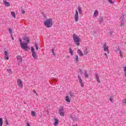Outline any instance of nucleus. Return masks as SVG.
I'll return each mask as SVG.
<instances>
[{
	"label": "nucleus",
	"instance_id": "8fccbe9b",
	"mask_svg": "<svg viewBox=\"0 0 126 126\" xmlns=\"http://www.w3.org/2000/svg\"><path fill=\"white\" fill-rule=\"evenodd\" d=\"M68 1H69V0H67Z\"/></svg>",
	"mask_w": 126,
	"mask_h": 126
},
{
	"label": "nucleus",
	"instance_id": "a18cd8bd",
	"mask_svg": "<svg viewBox=\"0 0 126 126\" xmlns=\"http://www.w3.org/2000/svg\"><path fill=\"white\" fill-rule=\"evenodd\" d=\"M109 100H110V101H111V102H113V99H112V97H110L109 98Z\"/></svg>",
	"mask_w": 126,
	"mask_h": 126
},
{
	"label": "nucleus",
	"instance_id": "79ce46f5",
	"mask_svg": "<svg viewBox=\"0 0 126 126\" xmlns=\"http://www.w3.org/2000/svg\"><path fill=\"white\" fill-rule=\"evenodd\" d=\"M124 68V72H126V66H125Z\"/></svg>",
	"mask_w": 126,
	"mask_h": 126
},
{
	"label": "nucleus",
	"instance_id": "473e14b6",
	"mask_svg": "<svg viewBox=\"0 0 126 126\" xmlns=\"http://www.w3.org/2000/svg\"><path fill=\"white\" fill-rule=\"evenodd\" d=\"M26 40V42H27V44H28V43H29V39H26V38H24V40L25 41Z\"/></svg>",
	"mask_w": 126,
	"mask_h": 126
},
{
	"label": "nucleus",
	"instance_id": "ddd939ff",
	"mask_svg": "<svg viewBox=\"0 0 126 126\" xmlns=\"http://www.w3.org/2000/svg\"><path fill=\"white\" fill-rule=\"evenodd\" d=\"M3 4L7 7L10 6V3L9 2L6 1V0H3Z\"/></svg>",
	"mask_w": 126,
	"mask_h": 126
},
{
	"label": "nucleus",
	"instance_id": "dca6fc26",
	"mask_svg": "<svg viewBox=\"0 0 126 126\" xmlns=\"http://www.w3.org/2000/svg\"><path fill=\"white\" fill-rule=\"evenodd\" d=\"M95 77L97 82H98V83H100V79H99V75H98V74H95Z\"/></svg>",
	"mask_w": 126,
	"mask_h": 126
},
{
	"label": "nucleus",
	"instance_id": "a211bd4d",
	"mask_svg": "<svg viewBox=\"0 0 126 126\" xmlns=\"http://www.w3.org/2000/svg\"><path fill=\"white\" fill-rule=\"evenodd\" d=\"M77 10L79 12V14H82V9H81L80 6L78 7Z\"/></svg>",
	"mask_w": 126,
	"mask_h": 126
},
{
	"label": "nucleus",
	"instance_id": "c03bdc74",
	"mask_svg": "<svg viewBox=\"0 0 126 126\" xmlns=\"http://www.w3.org/2000/svg\"><path fill=\"white\" fill-rule=\"evenodd\" d=\"M109 34L110 35H112V34H113V31H110Z\"/></svg>",
	"mask_w": 126,
	"mask_h": 126
},
{
	"label": "nucleus",
	"instance_id": "cd10ccee",
	"mask_svg": "<svg viewBox=\"0 0 126 126\" xmlns=\"http://www.w3.org/2000/svg\"><path fill=\"white\" fill-rule=\"evenodd\" d=\"M34 46H35V48H36V51H38V45H37V43H34Z\"/></svg>",
	"mask_w": 126,
	"mask_h": 126
},
{
	"label": "nucleus",
	"instance_id": "6ab92c4d",
	"mask_svg": "<svg viewBox=\"0 0 126 126\" xmlns=\"http://www.w3.org/2000/svg\"><path fill=\"white\" fill-rule=\"evenodd\" d=\"M120 56L121 57V59H123L124 58V53L123 51H119Z\"/></svg>",
	"mask_w": 126,
	"mask_h": 126
},
{
	"label": "nucleus",
	"instance_id": "3c124183",
	"mask_svg": "<svg viewBox=\"0 0 126 126\" xmlns=\"http://www.w3.org/2000/svg\"><path fill=\"white\" fill-rule=\"evenodd\" d=\"M12 39L13 40V38H12Z\"/></svg>",
	"mask_w": 126,
	"mask_h": 126
},
{
	"label": "nucleus",
	"instance_id": "f3484780",
	"mask_svg": "<svg viewBox=\"0 0 126 126\" xmlns=\"http://www.w3.org/2000/svg\"><path fill=\"white\" fill-rule=\"evenodd\" d=\"M54 126H57L58 125H59V120H58L57 118H54Z\"/></svg>",
	"mask_w": 126,
	"mask_h": 126
},
{
	"label": "nucleus",
	"instance_id": "f03ea898",
	"mask_svg": "<svg viewBox=\"0 0 126 126\" xmlns=\"http://www.w3.org/2000/svg\"><path fill=\"white\" fill-rule=\"evenodd\" d=\"M73 39L76 45L77 46H79L80 45L79 42H80V38H79V37H78V36L76 34H74L73 35Z\"/></svg>",
	"mask_w": 126,
	"mask_h": 126
},
{
	"label": "nucleus",
	"instance_id": "c85d7f7f",
	"mask_svg": "<svg viewBox=\"0 0 126 126\" xmlns=\"http://www.w3.org/2000/svg\"><path fill=\"white\" fill-rule=\"evenodd\" d=\"M32 117H35L36 116V113L34 111L32 112Z\"/></svg>",
	"mask_w": 126,
	"mask_h": 126
},
{
	"label": "nucleus",
	"instance_id": "09e8293b",
	"mask_svg": "<svg viewBox=\"0 0 126 126\" xmlns=\"http://www.w3.org/2000/svg\"><path fill=\"white\" fill-rule=\"evenodd\" d=\"M73 126H77V125H73Z\"/></svg>",
	"mask_w": 126,
	"mask_h": 126
},
{
	"label": "nucleus",
	"instance_id": "ea45409f",
	"mask_svg": "<svg viewBox=\"0 0 126 126\" xmlns=\"http://www.w3.org/2000/svg\"><path fill=\"white\" fill-rule=\"evenodd\" d=\"M69 95H70V97H72V96H73V94H71V92H69Z\"/></svg>",
	"mask_w": 126,
	"mask_h": 126
},
{
	"label": "nucleus",
	"instance_id": "49530a36",
	"mask_svg": "<svg viewBox=\"0 0 126 126\" xmlns=\"http://www.w3.org/2000/svg\"><path fill=\"white\" fill-rule=\"evenodd\" d=\"M79 72H80V73H82V70L81 69H79Z\"/></svg>",
	"mask_w": 126,
	"mask_h": 126
},
{
	"label": "nucleus",
	"instance_id": "20e7f679",
	"mask_svg": "<svg viewBox=\"0 0 126 126\" xmlns=\"http://www.w3.org/2000/svg\"><path fill=\"white\" fill-rule=\"evenodd\" d=\"M65 113V111H64V109H63V107H61L59 109V114L61 117H64Z\"/></svg>",
	"mask_w": 126,
	"mask_h": 126
},
{
	"label": "nucleus",
	"instance_id": "39448f33",
	"mask_svg": "<svg viewBox=\"0 0 126 126\" xmlns=\"http://www.w3.org/2000/svg\"><path fill=\"white\" fill-rule=\"evenodd\" d=\"M17 81L18 86L20 88H22L23 87V84L22 80L21 79H18Z\"/></svg>",
	"mask_w": 126,
	"mask_h": 126
},
{
	"label": "nucleus",
	"instance_id": "37998d69",
	"mask_svg": "<svg viewBox=\"0 0 126 126\" xmlns=\"http://www.w3.org/2000/svg\"><path fill=\"white\" fill-rule=\"evenodd\" d=\"M104 55H105L106 58L107 59H108V55H107V54L105 53H104Z\"/></svg>",
	"mask_w": 126,
	"mask_h": 126
},
{
	"label": "nucleus",
	"instance_id": "a878e982",
	"mask_svg": "<svg viewBox=\"0 0 126 126\" xmlns=\"http://www.w3.org/2000/svg\"><path fill=\"white\" fill-rule=\"evenodd\" d=\"M3 122H2V118H0V126H2Z\"/></svg>",
	"mask_w": 126,
	"mask_h": 126
},
{
	"label": "nucleus",
	"instance_id": "6e6552de",
	"mask_svg": "<svg viewBox=\"0 0 126 126\" xmlns=\"http://www.w3.org/2000/svg\"><path fill=\"white\" fill-rule=\"evenodd\" d=\"M120 21H121L120 26H121V27L125 26V17L124 15H122L120 18Z\"/></svg>",
	"mask_w": 126,
	"mask_h": 126
},
{
	"label": "nucleus",
	"instance_id": "72a5a7b5",
	"mask_svg": "<svg viewBox=\"0 0 126 126\" xmlns=\"http://www.w3.org/2000/svg\"><path fill=\"white\" fill-rule=\"evenodd\" d=\"M21 11L22 14H25V11H24V10H23V9H21Z\"/></svg>",
	"mask_w": 126,
	"mask_h": 126
},
{
	"label": "nucleus",
	"instance_id": "e433bc0d",
	"mask_svg": "<svg viewBox=\"0 0 126 126\" xmlns=\"http://www.w3.org/2000/svg\"><path fill=\"white\" fill-rule=\"evenodd\" d=\"M5 123L7 126L8 125V121H7V119L5 120Z\"/></svg>",
	"mask_w": 126,
	"mask_h": 126
},
{
	"label": "nucleus",
	"instance_id": "9d476101",
	"mask_svg": "<svg viewBox=\"0 0 126 126\" xmlns=\"http://www.w3.org/2000/svg\"><path fill=\"white\" fill-rule=\"evenodd\" d=\"M17 59L18 64V65H19V63H22V57H21V56H17Z\"/></svg>",
	"mask_w": 126,
	"mask_h": 126
},
{
	"label": "nucleus",
	"instance_id": "4468645a",
	"mask_svg": "<svg viewBox=\"0 0 126 126\" xmlns=\"http://www.w3.org/2000/svg\"><path fill=\"white\" fill-rule=\"evenodd\" d=\"M99 15V11L97 10H95L94 13L93 17H97Z\"/></svg>",
	"mask_w": 126,
	"mask_h": 126
},
{
	"label": "nucleus",
	"instance_id": "5701e85b",
	"mask_svg": "<svg viewBox=\"0 0 126 126\" xmlns=\"http://www.w3.org/2000/svg\"><path fill=\"white\" fill-rule=\"evenodd\" d=\"M69 52L70 53V54L71 55V56L73 55V51H72V50H71V48H69Z\"/></svg>",
	"mask_w": 126,
	"mask_h": 126
},
{
	"label": "nucleus",
	"instance_id": "f257e3e1",
	"mask_svg": "<svg viewBox=\"0 0 126 126\" xmlns=\"http://www.w3.org/2000/svg\"><path fill=\"white\" fill-rule=\"evenodd\" d=\"M44 24L46 27L47 28H50V27H52L53 25V20L52 19H46L44 23Z\"/></svg>",
	"mask_w": 126,
	"mask_h": 126
},
{
	"label": "nucleus",
	"instance_id": "58836bf2",
	"mask_svg": "<svg viewBox=\"0 0 126 126\" xmlns=\"http://www.w3.org/2000/svg\"><path fill=\"white\" fill-rule=\"evenodd\" d=\"M7 71L9 73H11V69H7Z\"/></svg>",
	"mask_w": 126,
	"mask_h": 126
},
{
	"label": "nucleus",
	"instance_id": "b1692460",
	"mask_svg": "<svg viewBox=\"0 0 126 126\" xmlns=\"http://www.w3.org/2000/svg\"><path fill=\"white\" fill-rule=\"evenodd\" d=\"M65 101H67V102H70V100L69 99V97H68V96H66L65 97Z\"/></svg>",
	"mask_w": 126,
	"mask_h": 126
},
{
	"label": "nucleus",
	"instance_id": "412c9836",
	"mask_svg": "<svg viewBox=\"0 0 126 126\" xmlns=\"http://www.w3.org/2000/svg\"><path fill=\"white\" fill-rule=\"evenodd\" d=\"M11 15H12V17H13L14 18H15V17H16L15 13H14V12L11 11Z\"/></svg>",
	"mask_w": 126,
	"mask_h": 126
},
{
	"label": "nucleus",
	"instance_id": "7ed1b4c3",
	"mask_svg": "<svg viewBox=\"0 0 126 126\" xmlns=\"http://www.w3.org/2000/svg\"><path fill=\"white\" fill-rule=\"evenodd\" d=\"M31 51H32V55L33 60L37 61V60H38V55H37V54H36V52H35V50H34V48L32 47H31Z\"/></svg>",
	"mask_w": 126,
	"mask_h": 126
},
{
	"label": "nucleus",
	"instance_id": "423d86ee",
	"mask_svg": "<svg viewBox=\"0 0 126 126\" xmlns=\"http://www.w3.org/2000/svg\"><path fill=\"white\" fill-rule=\"evenodd\" d=\"M102 49H104L105 52H107V54H109V46L107 45V43H104Z\"/></svg>",
	"mask_w": 126,
	"mask_h": 126
},
{
	"label": "nucleus",
	"instance_id": "a19ab883",
	"mask_svg": "<svg viewBox=\"0 0 126 126\" xmlns=\"http://www.w3.org/2000/svg\"><path fill=\"white\" fill-rule=\"evenodd\" d=\"M33 93H35V94H36V95H37V93L36 92V91H35V90H33Z\"/></svg>",
	"mask_w": 126,
	"mask_h": 126
},
{
	"label": "nucleus",
	"instance_id": "2f4dec72",
	"mask_svg": "<svg viewBox=\"0 0 126 126\" xmlns=\"http://www.w3.org/2000/svg\"><path fill=\"white\" fill-rule=\"evenodd\" d=\"M75 61H76V62H77V63H78V56H76V58L75 59Z\"/></svg>",
	"mask_w": 126,
	"mask_h": 126
},
{
	"label": "nucleus",
	"instance_id": "aec40b11",
	"mask_svg": "<svg viewBox=\"0 0 126 126\" xmlns=\"http://www.w3.org/2000/svg\"><path fill=\"white\" fill-rule=\"evenodd\" d=\"M103 21H104V19H103V18H100L98 19L99 24H101V23H102V22H103Z\"/></svg>",
	"mask_w": 126,
	"mask_h": 126
},
{
	"label": "nucleus",
	"instance_id": "f8f14e48",
	"mask_svg": "<svg viewBox=\"0 0 126 126\" xmlns=\"http://www.w3.org/2000/svg\"><path fill=\"white\" fill-rule=\"evenodd\" d=\"M77 54H78L80 57H83L84 56V54H83V53H82L80 49L77 50Z\"/></svg>",
	"mask_w": 126,
	"mask_h": 126
},
{
	"label": "nucleus",
	"instance_id": "7c9ffc66",
	"mask_svg": "<svg viewBox=\"0 0 126 126\" xmlns=\"http://www.w3.org/2000/svg\"><path fill=\"white\" fill-rule=\"evenodd\" d=\"M8 30L10 35H12V30H11V29H9Z\"/></svg>",
	"mask_w": 126,
	"mask_h": 126
},
{
	"label": "nucleus",
	"instance_id": "c756f323",
	"mask_svg": "<svg viewBox=\"0 0 126 126\" xmlns=\"http://www.w3.org/2000/svg\"><path fill=\"white\" fill-rule=\"evenodd\" d=\"M88 76H89V75L87 73V72H86L85 73V77L86 78H88Z\"/></svg>",
	"mask_w": 126,
	"mask_h": 126
},
{
	"label": "nucleus",
	"instance_id": "c9c22d12",
	"mask_svg": "<svg viewBox=\"0 0 126 126\" xmlns=\"http://www.w3.org/2000/svg\"><path fill=\"white\" fill-rule=\"evenodd\" d=\"M19 41L20 43V45H21L23 42H22V40H21V38H19Z\"/></svg>",
	"mask_w": 126,
	"mask_h": 126
},
{
	"label": "nucleus",
	"instance_id": "0eeeda50",
	"mask_svg": "<svg viewBox=\"0 0 126 126\" xmlns=\"http://www.w3.org/2000/svg\"><path fill=\"white\" fill-rule=\"evenodd\" d=\"M79 16L78 15V11L76 10L75 15H74V18H75V21L76 22H78V20H79Z\"/></svg>",
	"mask_w": 126,
	"mask_h": 126
},
{
	"label": "nucleus",
	"instance_id": "1a4fd4ad",
	"mask_svg": "<svg viewBox=\"0 0 126 126\" xmlns=\"http://www.w3.org/2000/svg\"><path fill=\"white\" fill-rule=\"evenodd\" d=\"M21 47L22 49L25 50V49H27V48H28V45H27V43H26L25 42H23L21 44Z\"/></svg>",
	"mask_w": 126,
	"mask_h": 126
},
{
	"label": "nucleus",
	"instance_id": "393cba45",
	"mask_svg": "<svg viewBox=\"0 0 126 126\" xmlns=\"http://www.w3.org/2000/svg\"><path fill=\"white\" fill-rule=\"evenodd\" d=\"M88 54V50L87 49H86L84 51V55H87Z\"/></svg>",
	"mask_w": 126,
	"mask_h": 126
},
{
	"label": "nucleus",
	"instance_id": "2eb2a0df",
	"mask_svg": "<svg viewBox=\"0 0 126 126\" xmlns=\"http://www.w3.org/2000/svg\"><path fill=\"white\" fill-rule=\"evenodd\" d=\"M4 54L5 55V60H6V61H8V53H7V51H5Z\"/></svg>",
	"mask_w": 126,
	"mask_h": 126
},
{
	"label": "nucleus",
	"instance_id": "bb28decb",
	"mask_svg": "<svg viewBox=\"0 0 126 126\" xmlns=\"http://www.w3.org/2000/svg\"><path fill=\"white\" fill-rule=\"evenodd\" d=\"M52 52L54 57H56V53H55V49H52Z\"/></svg>",
	"mask_w": 126,
	"mask_h": 126
},
{
	"label": "nucleus",
	"instance_id": "9b49d317",
	"mask_svg": "<svg viewBox=\"0 0 126 126\" xmlns=\"http://www.w3.org/2000/svg\"><path fill=\"white\" fill-rule=\"evenodd\" d=\"M78 79L79 83H80L81 86L82 87H84V84H83V83L82 82V79H81L80 76L78 75Z\"/></svg>",
	"mask_w": 126,
	"mask_h": 126
},
{
	"label": "nucleus",
	"instance_id": "4be33fe9",
	"mask_svg": "<svg viewBox=\"0 0 126 126\" xmlns=\"http://www.w3.org/2000/svg\"><path fill=\"white\" fill-rule=\"evenodd\" d=\"M71 119H72V120H73V121H77V118L75 117H72V116H70Z\"/></svg>",
	"mask_w": 126,
	"mask_h": 126
},
{
	"label": "nucleus",
	"instance_id": "f704fd0d",
	"mask_svg": "<svg viewBox=\"0 0 126 126\" xmlns=\"http://www.w3.org/2000/svg\"><path fill=\"white\" fill-rule=\"evenodd\" d=\"M122 103H123V104H126V99H123L122 100Z\"/></svg>",
	"mask_w": 126,
	"mask_h": 126
},
{
	"label": "nucleus",
	"instance_id": "4c0bfd02",
	"mask_svg": "<svg viewBox=\"0 0 126 126\" xmlns=\"http://www.w3.org/2000/svg\"><path fill=\"white\" fill-rule=\"evenodd\" d=\"M109 2L110 3H114V1H113V0H109Z\"/></svg>",
	"mask_w": 126,
	"mask_h": 126
},
{
	"label": "nucleus",
	"instance_id": "de8ad7c7",
	"mask_svg": "<svg viewBox=\"0 0 126 126\" xmlns=\"http://www.w3.org/2000/svg\"><path fill=\"white\" fill-rule=\"evenodd\" d=\"M125 76H126V72H124Z\"/></svg>",
	"mask_w": 126,
	"mask_h": 126
}]
</instances>
